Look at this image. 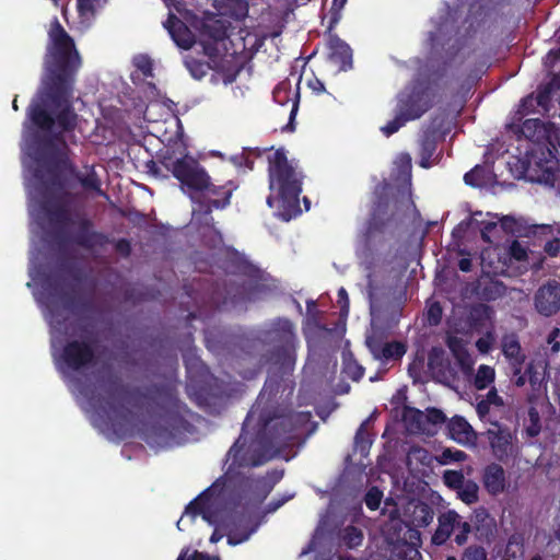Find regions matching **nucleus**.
<instances>
[{"instance_id": "24", "label": "nucleus", "mask_w": 560, "mask_h": 560, "mask_svg": "<svg viewBox=\"0 0 560 560\" xmlns=\"http://www.w3.org/2000/svg\"><path fill=\"white\" fill-rule=\"evenodd\" d=\"M549 101V91L547 89L541 90L537 93V95H529L525 97L521 104V113L522 115H527L533 112L536 105L540 106L542 109H547Z\"/></svg>"}, {"instance_id": "34", "label": "nucleus", "mask_w": 560, "mask_h": 560, "mask_svg": "<svg viewBox=\"0 0 560 560\" xmlns=\"http://www.w3.org/2000/svg\"><path fill=\"white\" fill-rule=\"evenodd\" d=\"M345 372L352 380L358 381L363 376V369L353 359L350 353L343 355Z\"/></svg>"}, {"instance_id": "44", "label": "nucleus", "mask_w": 560, "mask_h": 560, "mask_svg": "<svg viewBox=\"0 0 560 560\" xmlns=\"http://www.w3.org/2000/svg\"><path fill=\"white\" fill-rule=\"evenodd\" d=\"M495 341L493 332L489 331L483 337L479 338L476 342L477 349L481 353H488Z\"/></svg>"}, {"instance_id": "56", "label": "nucleus", "mask_w": 560, "mask_h": 560, "mask_svg": "<svg viewBox=\"0 0 560 560\" xmlns=\"http://www.w3.org/2000/svg\"><path fill=\"white\" fill-rule=\"evenodd\" d=\"M458 267L462 271L468 272L471 269V260L469 258H462L458 262Z\"/></svg>"}, {"instance_id": "48", "label": "nucleus", "mask_w": 560, "mask_h": 560, "mask_svg": "<svg viewBox=\"0 0 560 560\" xmlns=\"http://www.w3.org/2000/svg\"><path fill=\"white\" fill-rule=\"evenodd\" d=\"M498 226L499 230H503L504 232H513L515 220L512 217L505 215V217H499L498 215Z\"/></svg>"}, {"instance_id": "60", "label": "nucleus", "mask_w": 560, "mask_h": 560, "mask_svg": "<svg viewBox=\"0 0 560 560\" xmlns=\"http://www.w3.org/2000/svg\"><path fill=\"white\" fill-rule=\"evenodd\" d=\"M288 499L289 498L278 501L277 503H271L272 506L269 509V512H273V511L278 510Z\"/></svg>"}, {"instance_id": "31", "label": "nucleus", "mask_w": 560, "mask_h": 560, "mask_svg": "<svg viewBox=\"0 0 560 560\" xmlns=\"http://www.w3.org/2000/svg\"><path fill=\"white\" fill-rule=\"evenodd\" d=\"M271 488V483L265 480H258L250 486L252 494L249 497L246 495V499L254 504L260 503L268 495Z\"/></svg>"}, {"instance_id": "57", "label": "nucleus", "mask_w": 560, "mask_h": 560, "mask_svg": "<svg viewBox=\"0 0 560 560\" xmlns=\"http://www.w3.org/2000/svg\"><path fill=\"white\" fill-rule=\"evenodd\" d=\"M514 375L516 376L515 385L518 387H523L528 380L527 375L525 373L522 374L521 372L518 374H514Z\"/></svg>"}, {"instance_id": "58", "label": "nucleus", "mask_w": 560, "mask_h": 560, "mask_svg": "<svg viewBox=\"0 0 560 560\" xmlns=\"http://www.w3.org/2000/svg\"><path fill=\"white\" fill-rule=\"evenodd\" d=\"M442 353H443L442 351L433 350L432 353L430 354L429 365L432 370L434 369L435 362L438 361L440 354H442Z\"/></svg>"}, {"instance_id": "36", "label": "nucleus", "mask_w": 560, "mask_h": 560, "mask_svg": "<svg viewBox=\"0 0 560 560\" xmlns=\"http://www.w3.org/2000/svg\"><path fill=\"white\" fill-rule=\"evenodd\" d=\"M464 180L467 185L474 187L483 185L486 183L485 170L476 166L474 170L465 174Z\"/></svg>"}, {"instance_id": "33", "label": "nucleus", "mask_w": 560, "mask_h": 560, "mask_svg": "<svg viewBox=\"0 0 560 560\" xmlns=\"http://www.w3.org/2000/svg\"><path fill=\"white\" fill-rule=\"evenodd\" d=\"M466 457L467 455L463 451L445 448L439 456H436V460L441 465H448L456 462H463Z\"/></svg>"}, {"instance_id": "64", "label": "nucleus", "mask_w": 560, "mask_h": 560, "mask_svg": "<svg viewBox=\"0 0 560 560\" xmlns=\"http://www.w3.org/2000/svg\"><path fill=\"white\" fill-rule=\"evenodd\" d=\"M119 247L121 248V250L125 249V248L127 249L128 244L127 243H120Z\"/></svg>"}, {"instance_id": "16", "label": "nucleus", "mask_w": 560, "mask_h": 560, "mask_svg": "<svg viewBox=\"0 0 560 560\" xmlns=\"http://www.w3.org/2000/svg\"><path fill=\"white\" fill-rule=\"evenodd\" d=\"M164 27L168 31L175 44L183 48L189 49L195 43V36L190 30L173 14H170Z\"/></svg>"}, {"instance_id": "53", "label": "nucleus", "mask_w": 560, "mask_h": 560, "mask_svg": "<svg viewBox=\"0 0 560 560\" xmlns=\"http://www.w3.org/2000/svg\"><path fill=\"white\" fill-rule=\"evenodd\" d=\"M429 320L431 324H438L441 316V307L439 304H432L429 308Z\"/></svg>"}, {"instance_id": "40", "label": "nucleus", "mask_w": 560, "mask_h": 560, "mask_svg": "<svg viewBox=\"0 0 560 560\" xmlns=\"http://www.w3.org/2000/svg\"><path fill=\"white\" fill-rule=\"evenodd\" d=\"M460 560H487V553L481 547L470 546L465 549Z\"/></svg>"}, {"instance_id": "55", "label": "nucleus", "mask_w": 560, "mask_h": 560, "mask_svg": "<svg viewBox=\"0 0 560 560\" xmlns=\"http://www.w3.org/2000/svg\"><path fill=\"white\" fill-rule=\"evenodd\" d=\"M30 277L32 281L27 283L28 287H32L33 284L37 285L39 283V273L34 266L33 257L31 258Z\"/></svg>"}, {"instance_id": "54", "label": "nucleus", "mask_w": 560, "mask_h": 560, "mask_svg": "<svg viewBox=\"0 0 560 560\" xmlns=\"http://www.w3.org/2000/svg\"><path fill=\"white\" fill-rule=\"evenodd\" d=\"M448 347L455 357L459 353V351L466 350V347L457 338H451L448 341Z\"/></svg>"}, {"instance_id": "2", "label": "nucleus", "mask_w": 560, "mask_h": 560, "mask_svg": "<svg viewBox=\"0 0 560 560\" xmlns=\"http://www.w3.org/2000/svg\"><path fill=\"white\" fill-rule=\"evenodd\" d=\"M37 301L45 307V317L51 328V349L56 364L65 377L84 369L93 361V351L83 330L69 318L68 300L57 288L35 291Z\"/></svg>"}, {"instance_id": "22", "label": "nucleus", "mask_w": 560, "mask_h": 560, "mask_svg": "<svg viewBox=\"0 0 560 560\" xmlns=\"http://www.w3.org/2000/svg\"><path fill=\"white\" fill-rule=\"evenodd\" d=\"M557 145L560 148V129L556 128V126H553L552 128V143H548L547 144V148H546V151H542L541 152V155H542V159L545 162H546V168H545V172L547 173V175H544V178L541 180L548 183L549 182V177H550V174L555 167V162L553 160L556 159V153H557Z\"/></svg>"}, {"instance_id": "32", "label": "nucleus", "mask_w": 560, "mask_h": 560, "mask_svg": "<svg viewBox=\"0 0 560 560\" xmlns=\"http://www.w3.org/2000/svg\"><path fill=\"white\" fill-rule=\"evenodd\" d=\"M435 143L430 139H425L421 143V152H420V165L423 168H429L435 163Z\"/></svg>"}, {"instance_id": "10", "label": "nucleus", "mask_w": 560, "mask_h": 560, "mask_svg": "<svg viewBox=\"0 0 560 560\" xmlns=\"http://www.w3.org/2000/svg\"><path fill=\"white\" fill-rule=\"evenodd\" d=\"M487 438L493 455L501 462L515 458L520 452V445L516 435L498 423L487 431Z\"/></svg>"}, {"instance_id": "4", "label": "nucleus", "mask_w": 560, "mask_h": 560, "mask_svg": "<svg viewBox=\"0 0 560 560\" xmlns=\"http://www.w3.org/2000/svg\"><path fill=\"white\" fill-rule=\"evenodd\" d=\"M269 189L267 205L283 221L300 212L299 196L302 191L301 174L289 161L283 150L268 154Z\"/></svg>"}, {"instance_id": "62", "label": "nucleus", "mask_w": 560, "mask_h": 560, "mask_svg": "<svg viewBox=\"0 0 560 560\" xmlns=\"http://www.w3.org/2000/svg\"><path fill=\"white\" fill-rule=\"evenodd\" d=\"M482 215V212L481 211H477L472 214V220L476 221V222H479L477 217H481Z\"/></svg>"}, {"instance_id": "9", "label": "nucleus", "mask_w": 560, "mask_h": 560, "mask_svg": "<svg viewBox=\"0 0 560 560\" xmlns=\"http://www.w3.org/2000/svg\"><path fill=\"white\" fill-rule=\"evenodd\" d=\"M471 532V525L456 511L447 510L438 517V527L432 536L434 545H443L451 536L458 546H463L468 540Z\"/></svg>"}, {"instance_id": "21", "label": "nucleus", "mask_w": 560, "mask_h": 560, "mask_svg": "<svg viewBox=\"0 0 560 560\" xmlns=\"http://www.w3.org/2000/svg\"><path fill=\"white\" fill-rule=\"evenodd\" d=\"M404 421L408 431L411 433L433 435V430L430 429V424L428 422L427 411L408 409L404 415Z\"/></svg>"}, {"instance_id": "3", "label": "nucleus", "mask_w": 560, "mask_h": 560, "mask_svg": "<svg viewBox=\"0 0 560 560\" xmlns=\"http://www.w3.org/2000/svg\"><path fill=\"white\" fill-rule=\"evenodd\" d=\"M163 165L179 180L180 189L198 206L192 208L196 218L199 212L209 213L212 208L222 209L230 203L234 190L232 184L217 186L211 183L206 170L187 153L182 140L166 149Z\"/></svg>"}, {"instance_id": "42", "label": "nucleus", "mask_w": 560, "mask_h": 560, "mask_svg": "<svg viewBox=\"0 0 560 560\" xmlns=\"http://www.w3.org/2000/svg\"><path fill=\"white\" fill-rule=\"evenodd\" d=\"M428 422L430 424V429L433 430V434L436 432V427L444 422L445 417L442 411L438 409H428L427 410Z\"/></svg>"}, {"instance_id": "8", "label": "nucleus", "mask_w": 560, "mask_h": 560, "mask_svg": "<svg viewBox=\"0 0 560 560\" xmlns=\"http://www.w3.org/2000/svg\"><path fill=\"white\" fill-rule=\"evenodd\" d=\"M431 100L427 90H417L408 95V100H400L397 116L381 128L382 132L390 136L406 121L419 118L430 107Z\"/></svg>"}, {"instance_id": "12", "label": "nucleus", "mask_w": 560, "mask_h": 560, "mask_svg": "<svg viewBox=\"0 0 560 560\" xmlns=\"http://www.w3.org/2000/svg\"><path fill=\"white\" fill-rule=\"evenodd\" d=\"M553 124L544 122L540 119H526L520 132L523 137L541 148V152L546 151L547 144L552 143Z\"/></svg>"}, {"instance_id": "15", "label": "nucleus", "mask_w": 560, "mask_h": 560, "mask_svg": "<svg viewBox=\"0 0 560 560\" xmlns=\"http://www.w3.org/2000/svg\"><path fill=\"white\" fill-rule=\"evenodd\" d=\"M448 432L452 440L462 445H475L477 434L472 427L460 416L453 417L448 422Z\"/></svg>"}, {"instance_id": "18", "label": "nucleus", "mask_w": 560, "mask_h": 560, "mask_svg": "<svg viewBox=\"0 0 560 560\" xmlns=\"http://www.w3.org/2000/svg\"><path fill=\"white\" fill-rule=\"evenodd\" d=\"M504 405V401L502 397L498 395V392L495 388H492L488 392V394L485 397H481L478 399L476 405V411L478 417L482 421H489L491 423L493 420V412L497 409L502 408Z\"/></svg>"}, {"instance_id": "46", "label": "nucleus", "mask_w": 560, "mask_h": 560, "mask_svg": "<svg viewBox=\"0 0 560 560\" xmlns=\"http://www.w3.org/2000/svg\"><path fill=\"white\" fill-rule=\"evenodd\" d=\"M528 418H529V421L532 424L527 428V431H528L529 435L534 436V435L538 434L539 429H540L538 411L535 408H530L528 410Z\"/></svg>"}, {"instance_id": "28", "label": "nucleus", "mask_w": 560, "mask_h": 560, "mask_svg": "<svg viewBox=\"0 0 560 560\" xmlns=\"http://www.w3.org/2000/svg\"><path fill=\"white\" fill-rule=\"evenodd\" d=\"M479 487L475 481L466 480L458 489V498L466 504H471L478 501Z\"/></svg>"}, {"instance_id": "23", "label": "nucleus", "mask_w": 560, "mask_h": 560, "mask_svg": "<svg viewBox=\"0 0 560 560\" xmlns=\"http://www.w3.org/2000/svg\"><path fill=\"white\" fill-rule=\"evenodd\" d=\"M394 173L396 180L402 184L410 182L411 177V158L407 153L399 154L394 161Z\"/></svg>"}, {"instance_id": "35", "label": "nucleus", "mask_w": 560, "mask_h": 560, "mask_svg": "<svg viewBox=\"0 0 560 560\" xmlns=\"http://www.w3.org/2000/svg\"><path fill=\"white\" fill-rule=\"evenodd\" d=\"M219 21L217 20H213V19H209L205 25H203V32H202V35L205 33H208L209 34V37L214 39V40H219V39H222L225 35V30L223 27V25H219V26H215L214 24H218Z\"/></svg>"}, {"instance_id": "19", "label": "nucleus", "mask_w": 560, "mask_h": 560, "mask_svg": "<svg viewBox=\"0 0 560 560\" xmlns=\"http://www.w3.org/2000/svg\"><path fill=\"white\" fill-rule=\"evenodd\" d=\"M501 348L504 357L514 366V374H518L520 371L522 370V364L525 360V355L522 352L521 345L516 336H504L502 339Z\"/></svg>"}, {"instance_id": "63", "label": "nucleus", "mask_w": 560, "mask_h": 560, "mask_svg": "<svg viewBox=\"0 0 560 560\" xmlns=\"http://www.w3.org/2000/svg\"><path fill=\"white\" fill-rule=\"evenodd\" d=\"M311 550H312V547L310 546L307 549H304V550L301 552V556L308 553Z\"/></svg>"}, {"instance_id": "45", "label": "nucleus", "mask_w": 560, "mask_h": 560, "mask_svg": "<svg viewBox=\"0 0 560 560\" xmlns=\"http://www.w3.org/2000/svg\"><path fill=\"white\" fill-rule=\"evenodd\" d=\"M382 500V492L377 488H372L365 495V503L369 509L376 510Z\"/></svg>"}, {"instance_id": "47", "label": "nucleus", "mask_w": 560, "mask_h": 560, "mask_svg": "<svg viewBox=\"0 0 560 560\" xmlns=\"http://www.w3.org/2000/svg\"><path fill=\"white\" fill-rule=\"evenodd\" d=\"M84 188L90 190H100V182L93 172L81 178Z\"/></svg>"}, {"instance_id": "52", "label": "nucleus", "mask_w": 560, "mask_h": 560, "mask_svg": "<svg viewBox=\"0 0 560 560\" xmlns=\"http://www.w3.org/2000/svg\"><path fill=\"white\" fill-rule=\"evenodd\" d=\"M560 330L558 328H553L548 336V343L551 346V351L557 353L560 350V342L557 340L559 337Z\"/></svg>"}, {"instance_id": "7", "label": "nucleus", "mask_w": 560, "mask_h": 560, "mask_svg": "<svg viewBox=\"0 0 560 560\" xmlns=\"http://www.w3.org/2000/svg\"><path fill=\"white\" fill-rule=\"evenodd\" d=\"M83 397L82 408L89 413L92 423L97 428L106 424L115 427L117 422L126 419L125 406L121 400L112 394L97 393L91 397L89 393L81 392Z\"/></svg>"}, {"instance_id": "26", "label": "nucleus", "mask_w": 560, "mask_h": 560, "mask_svg": "<svg viewBox=\"0 0 560 560\" xmlns=\"http://www.w3.org/2000/svg\"><path fill=\"white\" fill-rule=\"evenodd\" d=\"M409 544H405L401 548L396 549L397 556L404 555L408 560H419L420 552L417 549V542L419 541L420 534L416 529L409 528L407 530Z\"/></svg>"}, {"instance_id": "14", "label": "nucleus", "mask_w": 560, "mask_h": 560, "mask_svg": "<svg viewBox=\"0 0 560 560\" xmlns=\"http://www.w3.org/2000/svg\"><path fill=\"white\" fill-rule=\"evenodd\" d=\"M482 481L486 490L492 495L503 493L510 487L505 470L498 464L486 467Z\"/></svg>"}, {"instance_id": "43", "label": "nucleus", "mask_w": 560, "mask_h": 560, "mask_svg": "<svg viewBox=\"0 0 560 560\" xmlns=\"http://www.w3.org/2000/svg\"><path fill=\"white\" fill-rule=\"evenodd\" d=\"M476 517L485 523L483 524L485 528H480L479 526H477V533L480 536H487L492 530V528L494 527L493 520L486 512L477 513Z\"/></svg>"}, {"instance_id": "11", "label": "nucleus", "mask_w": 560, "mask_h": 560, "mask_svg": "<svg viewBox=\"0 0 560 560\" xmlns=\"http://www.w3.org/2000/svg\"><path fill=\"white\" fill-rule=\"evenodd\" d=\"M535 310L542 316L549 317L560 311V283L549 281L541 285L534 295Z\"/></svg>"}, {"instance_id": "29", "label": "nucleus", "mask_w": 560, "mask_h": 560, "mask_svg": "<svg viewBox=\"0 0 560 560\" xmlns=\"http://www.w3.org/2000/svg\"><path fill=\"white\" fill-rule=\"evenodd\" d=\"M495 371L492 366L480 365L475 376V386L478 389H485L494 382Z\"/></svg>"}, {"instance_id": "61", "label": "nucleus", "mask_w": 560, "mask_h": 560, "mask_svg": "<svg viewBox=\"0 0 560 560\" xmlns=\"http://www.w3.org/2000/svg\"><path fill=\"white\" fill-rule=\"evenodd\" d=\"M283 327H284L287 330H289V331H290V330H291V328H292V325H291V323H290V322L284 320V322H283Z\"/></svg>"}, {"instance_id": "25", "label": "nucleus", "mask_w": 560, "mask_h": 560, "mask_svg": "<svg viewBox=\"0 0 560 560\" xmlns=\"http://www.w3.org/2000/svg\"><path fill=\"white\" fill-rule=\"evenodd\" d=\"M498 248L497 247H488L481 253V266L482 270L486 273H499L503 271L504 265L501 264L500 259L494 261L492 259V256H498Z\"/></svg>"}, {"instance_id": "30", "label": "nucleus", "mask_w": 560, "mask_h": 560, "mask_svg": "<svg viewBox=\"0 0 560 560\" xmlns=\"http://www.w3.org/2000/svg\"><path fill=\"white\" fill-rule=\"evenodd\" d=\"M78 11L83 21H90L105 0H77Z\"/></svg>"}, {"instance_id": "38", "label": "nucleus", "mask_w": 560, "mask_h": 560, "mask_svg": "<svg viewBox=\"0 0 560 560\" xmlns=\"http://www.w3.org/2000/svg\"><path fill=\"white\" fill-rule=\"evenodd\" d=\"M343 539L350 548H353L361 544V541L363 539V535H362L361 530H359L358 528L349 527L345 532Z\"/></svg>"}, {"instance_id": "49", "label": "nucleus", "mask_w": 560, "mask_h": 560, "mask_svg": "<svg viewBox=\"0 0 560 560\" xmlns=\"http://www.w3.org/2000/svg\"><path fill=\"white\" fill-rule=\"evenodd\" d=\"M338 296H339V304H340V312H341V315L342 316H346L349 312V300H348V294H347V291L341 288L339 291H338Z\"/></svg>"}, {"instance_id": "59", "label": "nucleus", "mask_w": 560, "mask_h": 560, "mask_svg": "<svg viewBox=\"0 0 560 560\" xmlns=\"http://www.w3.org/2000/svg\"><path fill=\"white\" fill-rule=\"evenodd\" d=\"M346 2L347 0H334L332 9L336 11H340L345 7Z\"/></svg>"}, {"instance_id": "37", "label": "nucleus", "mask_w": 560, "mask_h": 560, "mask_svg": "<svg viewBox=\"0 0 560 560\" xmlns=\"http://www.w3.org/2000/svg\"><path fill=\"white\" fill-rule=\"evenodd\" d=\"M445 485L457 490L466 480L460 471L446 470L443 475Z\"/></svg>"}, {"instance_id": "41", "label": "nucleus", "mask_w": 560, "mask_h": 560, "mask_svg": "<svg viewBox=\"0 0 560 560\" xmlns=\"http://www.w3.org/2000/svg\"><path fill=\"white\" fill-rule=\"evenodd\" d=\"M510 255L515 260L522 261L528 259V253L525 245L521 242L514 241L510 246Z\"/></svg>"}, {"instance_id": "1", "label": "nucleus", "mask_w": 560, "mask_h": 560, "mask_svg": "<svg viewBox=\"0 0 560 560\" xmlns=\"http://www.w3.org/2000/svg\"><path fill=\"white\" fill-rule=\"evenodd\" d=\"M49 44L45 60L46 73L38 97L28 109V118L38 128L43 139L28 131L25 126L23 135V165L26 171V186L30 195V213L38 225L60 222L65 211L54 203L43 205L38 200L37 184L39 165L43 154L58 155L63 161L66 143L63 135L71 130L75 124L77 115L70 110L69 97L71 93L72 77L79 69L81 61L71 37L55 20L49 28Z\"/></svg>"}, {"instance_id": "5", "label": "nucleus", "mask_w": 560, "mask_h": 560, "mask_svg": "<svg viewBox=\"0 0 560 560\" xmlns=\"http://www.w3.org/2000/svg\"><path fill=\"white\" fill-rule=\"evenodd\" d=\"M310 419L311 415L308 412H296L271 418L266 423L267 445L264 447L268 450L258 457L247 459L241 456L240 442H236L229 451L228 460L232 462L231 465H235L238 462L240 465H262L279 455L282 448L294 444L299 439L301 428L308 423Z\"/></svg>"}, {"instance_id": "39", "label": "nucleus", "mask_w": 560, "mask_h": 560, "mask_svg": "<svg viewBox=\"0 0 560 560\" xmlns=\"http://www.w3.org/2000/svg\"><path fill=\"white\" fill-rule=\"evenodd\" d=\"M135 67L142 72L143 75H151L152 61L148 56L139 55L133 58Z\"/></svg>"}, {"instance_id": "13", "label": "nucleus", "mask_w": 560, "mask_h": 560, "mask_svg": "<svg viewBox=\"0 0 560 560\" xmlns=\"http://www.w3.org/2000/svg\"><path fill=\"white\" fill-rule=\"evenodd\" d=\"M525 374L532 387L530 398H534L546 390L548 376V361L545 358L534 359L526 368Z\"/></svg>"}, {"instance_id": "27", "label": "nucleus", "mask_w": 560, "mask_h": 560, "mask_svg": "<svg viewBox=\"0 0 560 560\" xmlns=\"http://www.w3.org/2000/svg\"><path fill=\"white\" fill-rule=\"evenodd\" d=\"M498 214L488 212L486 214V219L481 220L480 229H481V235L482 238L486 242H492L493 238L498 237L499 234V226H498Z\"/></svg>"}, {"instance_id": "6", "label": "nucleus", "mask_w": 560, "mask_h": 560, "mask_svg": "<svg viewBox=\"0 0 560 560\" xmlns=\"http://www.w3.org/2000/svg\"><path fill=\"white\" fill-rule=\"evenodd\" d=\"M221 491V485L215 482L202 492L187 506L184 515L177 522V528L183 530L182 524L184 523L185 517L195 518L197 515H200L209 525L215 527L210 537L211 542H217L223 537V534L219 533L221 529L229 530L228 542L230 545H238L247 540L250 533L237 537L236 534L232 532L231 527L234 525V516L226 506H224Z\"/></svg>"}, {"instance_id": "51", "label": "nucleus", "mask_w": 560, "mask_h": 560, "mask_svg": "<svg viewBox=\"0 0 560 560\" xmlns=\"http://www.w3.org/2000/svg\"><path fill=\"white\" fill-rule=\"evenodd\" d=\"M545 252L553 257L557 256L560 253V240L553 238L552 241H549L545 245Z\"/></svg>"}, {"instance_id": "17", "label": "nucleus", "mask_w": 560, "mask_h": 560, "mask_svg": "<svg viewBox=\"0 0 560 560\" xmlns=\"http://www.w3.org/2000/svg\"><path fill=\"white\" fill-rule=\"evenodd\" d=\"M366 345L376 360H396L406 352L405 346L400 342L381 343L373 338H368Z\"/></svg>"}, {"instance_id": "20", "label": "nucleus", "mask_w": 560, "mask_h": 560, "mask_svg": "<svg viewBox=\"0 0 560 560\" xmlns=\"http://www.w3.org/2000/svg\"><path fill=\"white\" fill-rule=\"evenodd\" d=\"M328 47L330 60L340 69L345 70L351 65L352 51L348 44L338 37H330Z\"/></svg>"}, {"instance_id": "50", "label": "nucleus", "mask_w": 560, "mask_h": 560, "mask_svg": "<svg viewBox=\"0 0 560 560\" xmlns=\"http://www.w3.org/2000/svg\"><path fill=\"white\" fill-rule=\"evenodd\" d=\"M456 359L463 369L469 370L474 364V361L470 354L468 353L467 349L464 351H459V353L456 355Z\"/></svg>"}]
</instances>
